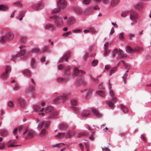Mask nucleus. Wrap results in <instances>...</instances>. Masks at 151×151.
<instances>
[{
  "instance_id": "nucleus-1",
  "label": "nucleus",
  "mask_w": 151,
  "mask_h": 151,
  "mask_svg": "<svg viewBox=\"0 0 151 151\" xmlns=\"http://www.w3.org/2000/svg\"><path fill=\"white\" fill-rule=\"evenodd\" d=\"M50 18L54 19L55 24V26L57 27H60L63 26L64 24L63 19L64 18V19L66 20L68 18L66 16L63 18L57 15H54L50 17Z\"/></svg>"
},
{
  "instance_id": "nucleus-2",
  "label": "nucleus",
  "mask_w": 151,
  "mask_h": 151,
  "mask_svg": "<svg viewBox=\"0 0 151 151\" xmlns=\"http://www.w3.org/2000/svg\"><path fill=\"white\" fill-rule=\"evenodd\" d=\"M109 88L110 90V96L112 97V99L111 100L107 101V103L109 107L111 108H112L114 107V103L116 101L117 99L115 97L114 94V93L113 91L111 89V84L110 83V80L109 81Z\"/></svg>"
},
{
  "instance_id": "nucleus-3",
  "label": "nucleus",
  "mask_w": 151,
  "mask_h": 151,
  "mask_svg": "<svg viewBox=\"0 0 151 151\" xmlns=\"http://www.w3.org/2000/svg\"><path fill=\"white\" fill-rule=\"evenodd\" d=\"M116 54H117L119 57L121 58H123L126 57L123 54V51L120 49H119V50L116 48H115L114 49L112 52L113 56H115Z\"/></svg>"
},
{
  "instance_id": "nucleus-4",
  "label": "nucleus",
  "mask_w": 151,
  "mask_h": 151,
  "mask_svg": "<svg viewBox=\"0 0 151 151\" xmlns=\"http://www.w3.org/2000/svg\"><path fill=\"white\" fill-rule=\"evenodd\" d=\"M25 47V46L24 45H21L19 47L21 50V51H20L17 55H14L13 58H17L19 57L24 55L26 52V50L25 49H23Z\"/></svg>"
},
{
  "instance_id": "nucleus-5",
  "label": "nucleus",
  "mask_w": 151,
  "mask_h": 151,
  "mask_svg": "<svg viewBox=\"0 0 151 151\" xmlns=\"http://www.w3.org/2000/svg\"><path fill=\"white\" fill-rule=\"evenodd\" d=\"M121 62L124 65L125 68H126L128 69L126 71L125 73L123 76V78H126L128 75L127 73L128 72L129 70V69L130 68V65L129 64L126 63L123 60H121Z\"/></svg>"
},
{
  "instance_id": "nucleus-6",
  "label": "nucleus",
  "mask_w": 151,
  "mask_h": 151,
  "mask_svg": "<svg viewBox=\"0 0 151 151\" xmlns=\"http://www.w3.org/2000/svg\"><path fill=\"white\" fill-rule=\"evenodd\" d=\"M17 101L21 107L24 108L26 106V102L23 98L21 97L19 98L18 99Z\"/></svg>"
},
{
  "instance_id": "nucleus-7",
  "label": "nucleus",
  "mask_w": 151,
  "mask_h": 151,
  "mask_svg": "<svg viewBox=\"0 0 151 151\" xmlns=\"http://www.w3.org/2000/svg\"><path fill=\"white\" fill-rule=\"evenodd\" d=\"M138 18V14L137 13L132 10L130 13V19L132 20H136Z\"/></svg>"
},
{
  "instance_id": "nucleus-8",
  "label": "nucleus",
  "mask_w": 151,
  "mask_h": 151,
  "mask_svg": "<svg viewBox=\"0 0 151 151\" xmlns=\"http://www.w3.org/2000/svg\"><path fill=\"white\" fill-rule=\"evenodd\" d=\"M11 70L10 67L7 66L6 68L5 72L2 74L1 77L4 78H6L8 76V73L11 72Z\"/></svg>"
},
{
  "instance_id": "nucleus-9",
  "label": "nucleus",
  "mask_w": 151,
  "mask_h": 151,
  "mask_svg": "<svg viewBox=\"0 0 151 151\" xmlns=\"http://www.w3.org/2000/svg\"><path fill=\"white\" fill-rule=\"evenodd\" d=\"M58 6L61 8H64L66 7V3L64 0H60L57 3Z\"/></svg>"
},
{
  "instance_id": "nucleus-10",
  "label": "nucleus",
  "mask_w": 151,
  "mask_h": 151,
  "mask_svg": "<svg viewBox=\"0 0 151 151\" xmlns=\"http://www.w3.org/2000/svg\"><path fill=\"white\" fill-rule=\"evenodd\" d=\"M45 28L46 30L53 31L55 30V27L52 24L48 23L45 25Z\"/></svg>"
},
{
  "instance_id": "nucleus-11",
  "label": "nucleus",
  "mask_w": 151,
  "mask_h": 151,
  "mask_svg": "<svg viewBox=\"0 0 151 151\" xmlns=\"http://www.w3.org/2000/svg\"><path fill=\"white\" fill-rule=\"evenodd\" d=\"M31 82L32 83V86L29 87L26 90V92L28 93L29 92H31L34 90L35 87L34 86L35 85V81L34 79L32 78L31 79Z\"/></svg>"
},
{
  "instance_id": "nucleus-12",
  "label": "nucleus",
  "mask_w": 151,
  "mask_h": 151,
  "mask_svg": "<svg viewBox=\"0 0 151 151\" xmlns=\"http://www.w3.org/2000/svg\"><path fill=\"white\" fill-rule=\"evenodd\" d=\"M5 34L7 40H11L14 38V34L12 32H7Z\"/></svg>"
},
{
  "instance_id": "nucleus-13",
  "label": "nucleus",
  "mask_w": 151,
  "mask_h": 151,
  "mask_svg": "<svg viewBox=\"0 0 151 151\" xmlns=\"http://www.w3.org/2000/svg\"><path fill=\"white\" fill-rule=\"evenodd\" d=\"M27 133L28 134L26 138L28 139H30L32 138L35 134V131L32 130H28Z\"/></svg>"
},
{
  "instance_id": "nucleus-14",
  "label": "nucleus",
  "mask_w": 151,
  "mask_h": 151,
  "mask_svg": "<svg viewBox=\"0 0 151 151\" xmlns=\"http://www.w3.org/2000/svg\"><path fill=\"white\" fill-rule=\"evenodd\" d=\"M81 116L83 117H86L90 115V111L87 110H84L82 112Z\"/></svg>"
},
{
  "instance_id": "nucleus-15",
  "label": "nucleus",
  "mask_w": 151,
  "mask_h": 151,
  "mask_svg": "<svg viewBox=\"0 0 151 151\" xmlns=\"http://www.w3.org/2000/svg\"><path fill=\"white\" fill-rule=\"evenodd\" d=\"M42 6V3L41 2H40L37 5H33L32 6V8L34 10H37L40 9Z\"/></svg>"
},
{
  "instance_id": "nucleus-16",
  "label": "nucleus",
  "mask_w": 151,
  "mask_h": 151,
  "mask_svg": "<svg viewBox=\"0 0 151 151\" xmlns=\"http://www.w3.org/2000/svg\"><path fill=\"white\" fill-rule=\"evenodd\" d=\"M70 56V53H66L65 55L63 57H62L60 60H59V62L60 63L62 62H63V60L65 59V60L66 61H68V58Z\"/></svg>"
},
{
  "instance_id": "nucleus-17",
  "label": "nucleus",
  "mask_w": 151,
  "mask_h": 151,
  "mask_svg": "<svg viewBox=\"0 0 151 151\" xmlns=\"http://www.w3.org/2000/svg\"><path fill=\"white\" fill-rule=\"evenodd\" d=\"M91 110L93 113L97 117H101V114L95 108H92Z\"/></svg>"
},
{
  "instance_id": "nucleus-18",
  "label": "nucleus",
  "mask_w": 151,
  "mask_h": 151,
  "mask_svg": "<svg viewBox=\"0 0 151 151\" xmlns=\"http://www.w3.org/2000/svg\"><path fill=\"white\" fill-rule=\"evenodd\" d=\"M7 40L5 35H2L0 36V42L1 43H5Z\"/></svg>"
},
{
  "instance_id": "nucleus-19",
  "label": "nucleus",
  "mask_w": 151,
  "mask_h": 151,
  "mask_svg": "<svg viewBox=\"0 0 151 151\" xmlns=\"http://www.w3.org/2000/svg\"><path fill=\"white\" fill-rule=\"evenodd\" d=\"M58 114V113L57 112L55 111L50 113L48 117V118H54L56 117Z\"/></svg>"
},
{
  "instance_id": "nucleus-20",
  "label": "nucleus",
  "mask_w": 151,
  "mask_h": 151,
  "mask_svg": "<svg viewBox=\"0 0 151 151\" xmlns=\"http://www.w3.org/2000/svg\"><path fill=\"white\" fill-rule=\"evenodd\" d=\"M119 0H112L111 2L110 6L114 7L119 2Z\"/></svg>"
},
{
  "instance_id": "nucleus-21",
  "label": "nucleus",
  "mask_w": 151,
  "mask_h": 151,
  "mask_svg": "<svg viewBox=\"0 0 151 151\" xmlns=\"http://www.w3.org/2000/svg\"><path fill=\"white\" fill-rule=\"evenodd\" d=\"M22 73L24 75L30 77L31 75V72L30 70L28 69H25L22 71Z\"/></svg>"
},
{
  "instance_id": "nucleus-22",
  "label": "nucleus",
  "mask_w": 151,
  "mask_h": 151,
  "mask_svg": "<svg viewBox=\"0 0 151 151\" xmlns=\"http://www.w3.org/2000/svg\"><path fill=\"white\" fill-rule=\"evenodd\" d=\"M0 133L1 135L3 137H5L8 134V131L5 129L1 130Z\"/></svg>"
},
{
  "instance_id": "nucleus-23",
  "label": "nucleus",
  "mask_w": 151,
  "mask_h": 151,
  "mask_svg": "<svg viewBox=\"0 0 151 151\" xmlns=\"http://www.w3.org/2000/svg\"><path fill=\"white\" fill-rule=\"evenodd\" d=\"M75 21L74 18L71 17L67 21V24L68 25H71L74 23Z\"/></svg>"
},
{
  "instance_id": "nucleus-24",
  "label": "nucleus",
  "mask_w": 151,
  "mask_h": 151,
  "mask_svg": "<svg viewBox=\"0 0 151 151\" xmlns=\"http://www.w3.org/2000/svg\"><path fill=\"white\" fill-rule=\"evenodd\" d=\"M47 133L46 129L45 128L42 129L40 134V136L41 137H43L45 136Z\"/></svg>"
},
{
  "instance_id": "nucleus-25",
  "label": "nucleus",
  "mask_w": 151,
  "mask_h": 151,
  "mask_svg": "<svg viewBox=\"0 0 151 151\" xmlns=\"http://www.w3.org/2000/svg\"><path fill=\"white\" fill-rule=\"evenodd\" d=\"M67 128V125L65 124H63L60 125L59 128L61 130H65Z\"/></svg>"
},
{
  "instance_id": "nucleus-26",
  "label": "nucleus",
  "mask_w": 151,
  "mask_h": 151,
  "mask_svg": "<svg viewBox=\"0 0 151 151\" xmlns=\"http://www.w3.org/2000/svg\"><path fill=\"white\" fill-rule=\"evenodd\" d=\"M142 47H137L135 48L134 49V52H140L143 50Z\"/></svg>"
},
{
  "instance_id": "nucleus-27",
  "label": "nucleus",
  "mask_w": 151,
  "mask_h": 151,
  "mask_svg": "<svg viewBox=\"0 0 151 151\" xmlns=\"http://www.w3.org/2000/svg\"><path fill=\"white\" fill-rule=\"evenodd\" d=\"M53 108L51 106H48L46 107L45 109V112L46 113H48L53 110Z\"/></svg>"
},
{
  "instance_id": "nucleus-28",
  "label": "nucleus",
  "mask_w": 151,
  "mask_h": 151,
  "mask_svg": "<svg viewBox=\"0 0 151 151\" xmlns=\"http://www.w3.org/2000/svg\"><path fill=\"white\" fill-rule=\"evenodd\" d=\"M120 107L122 111L124 113H127L128 111V109L124 105H121Z\"/></svg>"
},
{
  "instance_id": "nucleus-29",
  "label": "nucleus",
  "mask_w": 151,
  "mask_h": 151,
  "mask_svg": "<svg viewBox=\"0 0 151 151\" xmlns=\"http://www.w3.org/2000/svg\"><path fill=\"white\" fill-rule=\"evenodd\" d=\"M96 93L98 94V95L102 97H104L105 96L106 94L104 93V92L102 91H96Z\"/></svg>"
},
{
  "instance_id": "nucleus-30",
  "label": "nucleus",
  "mask_w": 151,
  "mask_h": 151,
  "mask_svg": "<svg viewBox=\"0 0 151 151\" xmlns=\"http://www.w3.org/2000/svg\"><path fill=\"white\" fill-rule=\"evenodd\" d=\"M8 9V8L6 6L4 5H0V11H6Z\"/></svg>"
},
{
  "instance_id": "nucleus-31",
  "label": "nucleus",
  "mask_w": 151,
  "mask_h": 151,
  "mask_svg": "<svg viewBox=\"0 0 151 151\" xmlns=\"http://www.w3.org/2000/svg\"><path fill=\"white\" fill-rule=\"evenodd\" d=\"M70 103L71 105L72 106H76L78 104L77 100L75 99H72L71 100Z\"/></svg>"
},
{
  "instance_id": "nucleus-32",
  "label": "nucleus",
  "mask_w": 151,
  "mask_h": 151,
  "mask_svg": "<svg viewBox=\"0 0 151 151\" xmlns=\"http://www.w3.org/2000/svg\"><path fill=\"white\" fill-rule=\"evenodd\" d=\"M135 8L139 10L141 9L143 7V5L142 3H138L137 5L134 6Z\"/></svg>"
},
{
  "instance_id": "nucleus-33",
  "label": "nucleus",
  "mask_w": 151,
  "mask_h": 151,
  "mask_svg": "<svg viewBox=\"0 0 151 151\" xmlns=\"http://www.w3.org/2000/svg\"><path fill=\"white\" fill-rule=\"evenodd\" d=\"M68 95L69 94L64 93L60 96V97L62 101H64L66 99L68 98Z\"/></svg>"
},
{
  "instance_id": "nucleus-34",
  "label": "nucleus",
  "mask_w": 151,
  "mask_h": 151,
  "mask_svg": "<svg viewBox=\"0 0 151 151\" xmlns=\"http://www.w3.org/2000/svg\"><path fill=\"white\" fill-rule=\"evenodd\" d=\"M127 52L129 53H133L134 52V49H132L130 47L127 46L126 48Z\"/></svg>"
},
{
  "instance_id": "nucleus-35",
  "label": "nucleus",
  "mask_w": 151,
  "mask_h": 151,
  "mask_svg": "<svg viewBox=\"0 0 151 151\" xmlns=\"http://www.w3.org/2000/svg\"><path fill=\"white\" fill-rule=\"evenodd\" d=\"M74 134V132H67L66 137V138H70Z\"/></svg>"
},
{
  "instance_id": "nucleus-36",
  "label": "nucleus",
  "mask_w": 151,
  "mask_h": 151,
  "mask_svg": "<svg viewBox=\"0 0 151 151\" xmlns=\"http://www.w3.org/2000/svg\"><path fill=\"white\" fill-rule=\"evenodd\" d=\"M40 50L38 48H34L31 50V52L32 53H37L40 52Z\"/></svg>"
},
{
  "instance_id": "nucleus-37",
  "label": "nucleus",
  "mask_w": 151,
  "mask_h": 151,
  "mask_svg": "<svg viewBox=\"0 0 151 151\" xmlns=\"http://www.w3.org/2000/svg\"><path fill=\"white\" fill-rule=\"evenodd\" d=\"M88 133L86 132H81L78 134V137H80L81 136H84L88 135Z\"/></svg>"
},
{
  "instance_id": "nucleus-38",
  "label": "nucleus",
  "mask_w": 151,
  "mask_h": 151,
  "mask_svg": "<svg viewBox=\"0 0 151 151\" xmlns=\"http://www.w3.org/2000/svg\"><path fill=\"white\" fill-rule=\"evenodd\" d=\"M70 68L69 67H67L66 68L65 70V74L68 75L70 73Z\"/></svg>"
},
{
  "instance_id": "nucleus-39",
  "label": "nucleus",
  "mask_w": 151,
  "mask_h": 151,
  "mask_svg": "<svg viewBox=\"0 0 151 151\" xmlns=\"http://www.w3.org/2000/svg\"><path fill=\"white\" fill-rule=\"evenodd\" d=\"M45 123V121H42L41 122H40V123H39L37 128L38 129H40L43 126L44 124Z\"/></svg>"
},
{
  "instance_id": "nucleus-40",
  "label": "nucleus",
  "mask_w": 151,
  "mask_h": 151,
  "mask_svg": "<svg viewBox=\"0 0 151 151\" xmlns=\"http://www.w3.org/2000/svg\"><path fill=\"white\" fill-rule=\"evenodd\" d=\"M73 72L75 76H77L79 74L80 70L77 69L76 68H75Z\"/></svg>"
},
{
  "instance_id": "nucleus-41",
  "label": "nucleus",
  "mask_w": 151,
  "mask_h": 151,
  "mask_svg": "<svg viewBox=\"0 0 151 151\" xmlns=\"http://www.w3.org/2000/svg\"><path fill=\"white\" fill-rule=\"evenodd\" d=\"M54 101L55 103H58L60 102H61L62 101V100L61 99L60 96L58 97H56L54 100Z\"/></svg>"
},
{
  "instance_id": "nucleus-42",
  "label": "nucleus",
  "mask_w": 151,
  "mask_h": 151,
  "mask_svg": "<svg viewBox=\"0 0 151 151\" xmlns=\"http://www.w3.org/2000/svg\"><path fill=\"white\" fill-rule=\"evenodd\" d=\"M65 134V133H59L58 135H56L55 137H58V138H61L64 137Z\"/></svg>"
},
{
  "instance_id": "nucleus-43",
  "label": "nucleus",
  "mask_w": 151,
  "mask_h": 151,
  "mask_svg": "<svg viewBox=\"0 0 151 151\" xmlns=\"http://www.w3.org/2000/svg\"><path fill=\"white\" fill-rule=\"evenodd\" d=\"M92 91V90L91 89H89L88 90L85 97L86 99H87L90 96Z\"/></svg>"
},
{
  "instance_id": "nucleus-44",
  "label": "nucleus",
  "mask_w": 151,
  "mask_h": 151,
  "mask_svg": "<svg viewBox=\"0 0 151 151\" xmlns=\"http://www.w3.org/2000/svg\"><path fill=\"white\" fill-rule=\"evenodd\" d=\"M128 13L129 12L128 11L123 12L121 13V16L122 17H125L127 15Z\"/></svg>"
},
{
  "instance_id": "nucleus-45",
  "label": "nucleus",
  "mask_w": 151,
  "mask_h": 151,
  "mask_svg": "<svg viewBox=\"0 0 151 151\" xmlns=\"http://www.w3.org/2000/svg\"><path fill=\"white\" fill-rule=\"evenodd\" d=\"M26 38L24 36H21L20 38V40L21 42L22 43H24L26 41Z\"/></svg>"
},
{
  "instance_id": "nucleus-46",
  "label": "nucleus",
  "mask_w": 151,
  "mask_h": 151,
  "mask_svg": "<svg viewBox=\"0 0 151 151\" xmlns=\"http://www.w3.org/2000/svg\"><path fill=\"white\" fill-rule=\"evenodd\" d=\"M71 109L76 113H77L79 111V109L76 107L72 106L71 107Z\"/></svg>"
},
{
  "instance_id": "nucleus-47",
  "label": "nucleus",
  "mask_w": 151,
  "mask_h": 151,
  "mask_svg": "<svg viewBox=\"0 0 151 151\" xmlns=\"http://www.w3.org/2000/svg\"><path fill=\"white\" fill-rule=\"evenodd\" d=\"M105 51L104 53V55L105 57H106L107 55L109 54L111 51L110 50H108L107 49H104Z\"/></svg>"
},
{
  "instance_id": "nucleus-48",
  "label": "nucleus",
  "mask_w": 151,
  "mask_h": 151,
  "mask_svg": "<svg viewBox=\"0 0 151 151\" xmlns=\"http://www.w3.org/2000/svg\"><path fill=\"white\" fill-rule=\"evenodd\" d=\"M31 65L32 68H34L35 66V59L32 58L31 61Z\"/></svg>"
},
{
  "instance_id": "nucleus-49",
  "label": "nucleus",
  "mask_w": 151,
  "mask_h": 151,
  "mask_svg": "<svg viewBox=\"0 0 151 151\" xmlns=\"http://www.w3.org/2000/svg\"><path fill=\"white\" fill-rule=\"evenodd\" d=\"M119 37L120 39L123 40L124 39V33L123 32L120 33L119 35Z\"/></svg>"
},
{
  "instance_id": "nucleus-50",
  "label": "nucleus",
  "mask_w": 151,
  "mask_h": 151,
  "mask_svg": "<svg viewBox=\"0 0 151 151\" xmlns=\"http://www.w3.org/2000/svg\"><path fill=\"white\" fill-rule=\"evenodd\" d=\"M116 70V67H115L111 69V70L109 72V75L111 76L112 73H114L115 72Z\"/></svg>"
},
{
  "instance_id": "nucleus-51",
  "label": "nucleus",
  "mask_w": 151,
  "mask_h": 151,
  "mask_svg": "<svg viewBox=\"0 0 151 151\" xmlns=\"http://www.w3.org/2000/svg\"><path fill=\"white\" fill-rule=\"evenodd\" d=\"M98 61L97 60H94L92 63V65L93 66H96L98 63Z\"/></svg>"
},
{
  "instance_id": "nucleus-52",
  "label": "nucleus",
  "mask_w": 151,
  "mask_h": 151,
  "mask_svg": "<svg viewBox=\"0 0 151 151\" xmlns=\"http://www.w3.org/2000/svg\"><path fill=\"white\" fill-rule=\"evenodd\" d=\"M57 81L59 83L63 82V78L61 77H59L57 79Z\"/></svg>"
},
{
  "instance_id": "nucleus-53",
  "label": "nucleus",
  "mask_w": 151,
  "mask_h": 151,
  "mask_svg": "<svg viewBox=\"0 0 151 151\" xmlns=\"http://www.w3.org/2000/svg\"><path fill=\"white\" fill-rule=\"evenodd\" d=\"M135 35L134 34H129L128 35V38L129 40H131L132 39V38L134 37Z\"/></svg>"
},
{
  "instance_id": "nucleus-54",
  "label": "nucleus",
  "mask_w": 151,
  "mask_h": 151,
  "mask_svg": "<svg viewBox=\"0 0 151 151\" xmlns=\"http://www.w3.org/2000/svg\"><path fill=\"white\" fill-rule=\"evenodd\" d=\"M50 122L49 121H45L44 126L45 127L47 128L50 125Z\"/></svg>"
},
{
  "instance_id": "nucleus-55",
  "label": "nucleus",
  "mask_w": 151,
  "mask_h": 151,
  "mask_svg": "<svg viewBox=\"0 0 151 151\" xmlns=\"http://www.w3.org/2000/svg\"><path fill=\"white\" fill-rule=\"evenodd\" d=\"M60 9L59 8H57L56 9H55L53 10L52 12V13L54 14L60 11Z\"/></svg>"
},
{
  "instance_id": "nucleus-56",
  "label": "nucleus",
  "mask_w": 151,
  "mask_h": 151,
  "mask_svg": "<svg viewBox=\"0 0 151 151\" xmlns=\"http://www.w3.org/2000/svg\"><path fill=\"white\" fill-rule=\"evenodd\" d=\"M8 105L9 107H12L14 106V104L12 101H9L8 103Z\"/></svg>"
},
{
  "instance_id": "nucleus-57",
  "label": "nucleus",
  "mask_w": 151,
  "mask_h": 151,
  "mask_svg": "<svg viewBox=\"0 0 151 151\" xmlns=\"http://www.w3.org/2000/svg\"><path fill=\"white\" fill-rule=\"evenodd\" d=\"M62 144H63V145H65V144L64 143H58V144H56V145H53L52 146V147L54 148L58 147L60 145H62Z\"/></svg>"
},
{
  "instance_id": "nucleus-58",
  "label": "nucleus",
  "mask_w": 151,
  "mask_h": 151,
  "mask_svg": "<svg viewBox=\"0 0 151 151\" xmlns=\"http://www.w3.org/2000/svg\"><path fill=\"white\" fill-rule=\"evenodd\" d=\"M34 109L36 111H40V108L37 106H35L34 107Z\"/></svg>"
},
{
  "instance_id": "nucleus-59",
  "label": "nucleus",
  "mask_w": 151,
  "mask_h": 151,
  "mask_svg": "<svg viewBox=\"0 0 151 151\" xmlns=\"http://www.w3.org/2000/svg\"><path fill=\"white\" fill-rule=\"evenodd\" d=\"M85 145L87 151H89V144L88 142L85 143Z\"/></svg>"
},
{
  "instance_id": "nucleus-60",
  "label": "nucleus",
  "mask_w": 151,
  "mask_h": 151,
  "mask_svg": "<svg viewBox=\"0 0 151 151\" xmlns=\"http://www.w3.org/2000/svg\"><path fill=\"white\" fill-rule=\"evenodd\" d=\"M11 144L9 145V144H8V143H7V145L8 147H18L19 145H14L12 143H10Z\"/></svg>"
},
{
  "instance_id": "nucleus-61",
  "label": "nucleus",
  "mask_w": 151,
  "mask_h": 151,
  "mask_svg": "<svg viewBox=\"0 0 151 151\" xmlns=\"http://www.w3.org/2000/svg\"><path fill=\"white\" fill-rule=\"evenodd\" d=\"M77 83L78 84H81L83 82V80L80 78H77Z\"/></svg>"
},
{
  "instance_id": "nucleus-62",
  "label": "nucleus",
  "mask_w": 151,
  "mask_h": 151,
  "mask_svg": "<svg viewBox=\"0 0 151 151\" xmlns=\"http://www.w3.org/2000/svg\"><path fill=\"white\" fill-rule=\"evenodd\" d=\"M13 4L14 5H16L17 6H21L22 5V4L20 1H18L15 3H14Z\"/></svg>"
},
{
  "instance_id": "nucleus-63",
  "label": "nucleus",
  "mask_w": 151,
  "mask_h": 151,
  "mask_svg": "<svg viewBox=\"0 0 151 151\" xmlns=\"http://www.w3.org/2000/svg\"><path fill=\"white\" fill-rule=\"evenodd\" d=\"M90 12V11L89 10V8H87L84 11V13L85 14L87 15L88 13Z\"/></svg>"
},
{
  "instance_id": "nucleus-64",
  "label": "nucleus",
  "mask_w": 151,
  "mask_h": 151,
  "mask_svg": "<svg viewBox=\"0 0 151 151\" xmlns=\"http://www.w3.org/2000/svg\"><path fill=\"white\" fill-rule=\"evenodd\" d=\"M19 89V86L18 85H15L13 89L14 91H17Z\"/></svg>"
}]
</instances>
